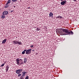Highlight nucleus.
Instances as JSON below:
<instances>
[{"mask_svg": "<svg viewBox=\"0 0 79 79\" xmlns=\"http://www.w3.org/2000/svg\"><path fill=\"white\" fill-rule=\"evenodd\" d=\"M18 76V77H19L20 76H21V73L19 74Z\"/></svg>", "mask_w": 79, "mask_h": 79, "instance_id": "4be33fe9", "label": "nucleus"}, {"mask_svg": "<svg viewBox=\"0 0 79 79\" xmlns=\"http://www.w3.org/2000/svg\"><path fill=\"white\" fill-rule=\"evenodd\" d=\"M36 31H40V28H36Z\"/></svg>", "mask_w": 79, "mask_h": 79, "instance_id": "aec40b11", "label": "nucleus"}, {"mask_svg": "<svg viewBox=\"0 0 79 79\" xmlns=\"http://www.w3.org/2000/svg\"><path fill=\"white\" fill-rule=\"evenodd\" d=\"M66 1L65 0V1H63L61 2V4L62 5H64L65 3H66Z\"/></svg>", "mask_w": 79, "mask_h": 79, "instance_id": "423d86ee", "label": "nucleus"}, {"mask_svg": "<svg viewBox=\"0 0 79 79\" xmlns=\"http://www.w3.org/2000/svg\"><path fill=\"white\" fill-rule=\"evenodd\" d=\"M4 65H5V63L3 64L2 65H1V67H3V66H4Z\"/></svg>", "mask_w": 79, "mask_h": 79, "instance_id": "b1692460", "label": "nucleus"}, {"mask_svg": "<svg viewBox=\"0 0 79 79\" xmlns=\"http://www.w3.org/2000/svg\"><path fill=\"white\" fill-rule=\"evenodd\" d=\"M17 41L14 40L12 41V43L13 44H15V45H16L17 44Z\"/></svg>", "mask_w": 79, "mask_h": 79, "instance_id": "0eeeda50", "label": "nucleus"}, {"mask_svg": "<svg viewBox=\"0 0 79 79\" xmlns=\"http://www.w3.org/2000/svg\"><path fill=\"white\" fill-rule=\"evenodd\" d=\"M61 0V1H63V0Z\"/></svg>", "mask_w": 79, "mask_h": 79, "instance_id": "7c9ffc66", "label": "nucleus"}, {"mask_svg": "<svg viewBox=\"0 0 79 79\" xmlns=\"http://www.w3.org/2000/svg\"><path fill=\"white\" fill-rule=\"evenodd\" d=\"M26 73H26V72H23L22 76H25V74H26Z\"/></svg>", "mask_w": 79, "mask_h": 79, "instance_id": "9d476101", "label": "nucleus"}, {"mask_svg": "<svg viewBox=\"0 0 79 79\" xmlns=\"http://www.w3.org/2000/svg\"><path fill=\"white\" fill-rule=\"evenodd\" d=\"M9 69V66H8V65H7L6 68V72H8V71Z\"/></svg>", "mask_w": 79, "mask_h": 79, "instance_id": "1a4fd4ad", "label": "nucleus"}, {"mask_svg": "<svg viewBox=\"0 0 79 79\" xmlns=\"http://www.w3.org/2000/svg\"><path fill=\"white\" fill-rule=\"evenodd\" d=\"M24 76H23L22 75L21 77H20V79H24Z\"/></svg>", "mask_w": 79, "mask_h": 79, "instance_id": "a211bd4d", "label": "nucleus"}, {"mask_svg": "<svg viewBox=\"0 0 79 79\" xmlns=\"http://www.w3.org/2000/svg\"><path fill=\"white\" fill-rule=\"evenodd\" d=\"M13 2H17V0H11Z\"/></svg>", "mask_w": 79, "mask_h": 79, "instance_id": "412c9836", "label": "nucleus"}, {"mask_svg": "<svg viewBox=\"0 0 79 79\" xmlns=\"http://www.w3.org/2000/svg\"><path fill=\"white\" fill-rule=\"evenodd\" d=\"M33 47H34V46L33 45H31V48Z\"/></svg>", "mask_w": 79, "mask_h": 79, "instance_id": "a878e982", "label": "nucleus"}, {"mask_svg": "<svg viewBox=\"0 0 79 79\" xmlns=\"http://www.w3.org/2000/svg\"><path fill=\"white\" fill-rule=\"evenodd\" d=\"M56 18H58V19H61L62 18V17L60 15H59L56 17Z\"/></svg>", "mask_w": 79, "mask_h": 79, "instance_id": "4468645a", "label": "nucleus"}, {"mask_svg": "<svg viewBox=\"0 0 79 79\" xmlns=\"http://www.w3.org/2000/svg\"><path fill=\"white\" fill-rule=\"evenodd\" d=\"M22 71L23 69H20L18 70H16V73L17 74H20V73H22Z\"/></svg>", "mask_w": 79, "mask_h": 79, "instance_id": "20e7f679", "label": "nucleus"}, {"mask_svg": "<svg viewBox=\"0 0 79 79\" xmlns=\"http://www.w3.org/2000/svg\"><path fill=\"white\" fill-rule=\"evenodd\" d=\"M31 49H30L27 50H26L25 54L27 55H29V54L31 53Z\"/></svg>", "mask_w": 79, "mask_h": 79, "instance_id": "7ed1b4c3", "label": "nucleus"}, {"mask_svg": "<svg viewBox=\"0 0 79 79\" xmlns=\"http://www.w3.org/2000/svg\"><path fill=\"white\" fill-rule=\"evenodd\" d=\"M25 79H29L28 76H27V77L25 78Z\"/></svg>", "mask_w": 79, "mask_h": 79, "instance_id": "393cba45", "label": "nucleus"}, {"mask_svg": "<svg viewBox=\"0 0 79 79\" xmlns=\"http://www.w3.org/2000/svg\"><path fill=\"white\" fill-rule=\"evenodd\" d=\"M73 1H75V2H76V0H73Z\"/></svg>", "mask_w": 79, "mask_h": 79, "instance_id": "cd10ccee", "label": "nucleus"}, {"mask_svg": "<svg viewBox=\"0 0 79 79\" xmlns=\"http://www.w3.org/2000/svg\"><path fill=\"white\" fill-rule=\"evenodd\" d=\"M34 50H32V51H33V52H34Z\"/></svg>", "mask_w": 79, "mask_h": 79, "instance_id": "c756f323", "label": "nucleus"}, {"mask_svg": "<svg viewBox=\"0 0 79 79\" xmlns=\"http://www.w3.org/2000/svg\"><path fill=\"white\" fill-rule=\"evenodd\" d=\"M28 8H30V7H28Z\"/></svg>", "mask_w": 79, "mask_h": 79, "instance_id": "2f4dec72", "label": "nucleus"}, {"mask_svg": "<svg viewBox=\"0 0 79 79\" xmlns=\"http://www.w3.org/2000/svg\"><path fill=\"white\" fill-rule=\"evenodd\" d=\"M5 6L4 7V8H8V6H9V5H8V4H7V3H6V4L5 5Z\"/></svg>", "mask_w": 79, "mask_h": 79, "instance_id": "f8f14e48", "label": "nucleus"}, {"mask_svg": "<svg viewBox=\"0 0 79 79\" xmlns=\"http://www.w3.org/2000/svg\"><path fill=\"white\" fill-rule=\"evenodd\" d=\"M26 50H25L23 51L22 52V54H23V55H24V54L25 53V52H26Z\"/></svg>", "mask_w": 79, "mask_h": 79, "instance_id": "f3484780", "label": "nucleus"}, {"mask_svg": "<svg viewBox=\"0 0 79 79\" xmlns=\"http://www.w3.org/2000/svg\"><path fill=\"white\" fill-rule=\"evenodd\" d=\"M6 40H7L6 39H5L3 40L2 42V44H5V42H6Z\"/></svg>", "mask_w": 79, "mask_h": 79, "instance_id": "9b49d317", "label": "nucleus"}, {"mask_svg": "<svg viewBox=\"0 0 79 79\" xmlns=\"http://www.w3.org/2000/svg\"><path fill=\"white\" fill-rule=\"evenodd\" d=\"M13 12V10H11V13H12Z\"/></svg>", "mask_w": 79, "mask_h": 79, "instance_id": "bb28decb", "label": "nucleus"}, {"mask_svg": "<svg viewBox=\"0 0 79 79\" xmlns=\"http://www.w3.org/2000/svg\"><path fill=\"white\" fill-rule=\"evenodd\" d=\"M11 3V0H9L7 3V4H8L9 3Z\"/></svg>", "mask_w": 79, "mask_h": 79, "instance_id": "6ab92c4d", "label": "nucleus"}, {"mask_svg": "<svg viewBox=\"0 0 79 79\" xmlns=\"http://www.w3.org/2000/svg\"><path fill=\"white\" fill-rule=\"evenodd\" d=\"M70 33L69 34H73V31H70Z\"/></svg>", "mask_w": 79, "mask_h": 79, "instance_id": "5701e85b", "label": "nucleus"}, {"mask_svg": "<svg viewBox=\"0 0 79 79\" xmlns=\"http://www.w3.org/2000/svg\"><path fill=\"white\" fill-rule=\"evenodd\" d=\"M8 14V11H4L2 13V15H7Z\"/></svg>", "mask_w": 79, "mask_h": 79, "instance_id": "39448f33", "label": "nucleus"}, {"mask_svg": "<svg viewBox=\"0 0 79 79\" xmlns=\"http://www.w3.org/2000/svg\"><path fill=\"white\" fill-rule=\"evenodd\" d=\"M53 14L52 13V12H50V13L49 14V17H50L52 16H53Z\"/></svg>", "mask_w": 79, "mask_h": 79, "instance_id": "ddd939ff", "label": "nucleus"}, {"mask_svg": "<svg viewBox=\"0 0 79 79\" xmlns=\"http://www.w3.org/2000/svg\"><path fill=\"white\" fill-rule=\"evenodd\" d=\"M20 60H19V59L17 58L16 60V64H18V65H21V64H23V60L21 59H20Z\"/></svg>", "mask_w": 79, "mask_h": 79, "instance_id": "f03ea898", "label": "nucleus"}, {"mask_svg": "<svg viewBox=\"0 0 79 79\" xmlns=\"http://www.w3.org/2000/svg\"><path fill=\"white\" fill-rule=\"evenodd\" d=\"M26 62H27V59L25 58L24 59V63H26Z\"/></svg>", "mask_w": 79, "mask_h": 79, "instance_id": "dca6fc26", "label": "nucleus"}, {"mask_svg": "<svg viewBox=\"0 0 79 79\" xmlns=\"http://www.w3.org/2000/svg\"><path fill=\"white\" fill-rule=\"evenodd\" d=\"M14 8H15V7H16V6H14Z\"/></svg>", "mask_w": 79, "mask_h": 79, "instance_id": "c85d7f7f", "label": "nucleus"}, {"mask_svg": "<svg viewBox=\"0 0 79 79\" xmlns=\"http://www.w3.org/2000/svg\"><path fill=\"white\" fill-rule=\"evenodd\" d=\"M17 44H18V45H22V44L21 42L17 41Z\"/></svg>", "mask_w": 79, "mask_h": 79, "instance_id": "6e6552de", "label": "nucleus"}, {"mask_svg": "<svg viewBox=\"0 0 79 79\" xmlns=\"http://www.w3.org/2000/svg\"><path fill=\"white\" fill-rule=\"evenodd\" d=\"M60 33L61 35H64V34L68 35L70 34V32L68 31L66 29H61L60 30Z\"/></svg>", "mask_w": 79, "mask_h": 79, "instance_id": "f257e3e1", "label": "nucleus"}, {"mask_svg": "<svg viewBox=\"0 0 79 79\" xmlns=\"http://www.w3.org/2000/svg\"><path fill=\"white\" fill-rule=\"evenodd\" d=\"M5 18V15L3 14L2 15V19H4Z\"/></svg>", "mask_w": 79, "mask_h": 79, "instance_id": "2eb2a0df", "label": "nucleus"}]
</instances>
